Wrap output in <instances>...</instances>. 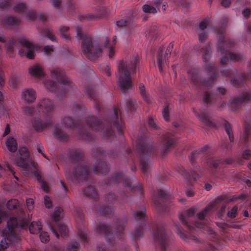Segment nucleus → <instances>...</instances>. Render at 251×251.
<instances>
[{
  "mask_svg": "<svg viewBox=\"0 0 251 251\" xmlns=\"http://www.w3.org/2000/svg\"><path fill=\"white\" fill-rule=\"evenodd\" d=\"M203 100L204 103L210 104H213L216 101L215 96L207 91L204 93Z\"/></svg>",
  "mask_w": 251,
  "mask_h": 251,
  "instance_id": "nucleus-45",
  "label": "nucleus"
},
{
  "mask_svg": "<svg viewBox=\"0 0 251 251\" xmlns=\"http://www.w3.org/2000/svg\"><path fill=\"white\" fill-rule=\"evenodd\" d=\"M92 209L94 211H99L100 213L103 216H108L111 213V208L107 206H101L98 207L95 204L93 206Z\"/></svg>",
  "mask_w": 251,
  "mask_h": 251,
  "instance_id": "nucleus-43",
  "label": "nucleus"
},
{
  "mask_svg": "<svg viewBox=\"0 0 251 251\" xmlns=\"http://www.w3.org/2000/svg\"><path fill=\"white\" fill-rule=\"evenodd\" d=\"M8 213L2 209H0V224L1 223L2 220H5L8 217Z\"/></svg>",
  "mask_w": 251,
  "mask_h": 251,
  "instance_id": "nucleus-63",
  "label": "nucleus"
},
{
  "mask_svg": "<svg viewBox=\"0 0 251 251\" xmlns=\"http://www.w3.org/2000/svg\"><path fill=\"white\" fill-rule=\"evenodd\" d=\"M50 76L56 81L50 79L44 81V85L49 91L54 93L57 95L64 96L71 90L74 89V86L62 68H56L51 70Z\"/></svg>",
  "mask_w": 251,
  "mask_h": 251,
  "instance_id": "nucleus-6",
  "label": "nucleus"
},
{
  "mask_svg": "<svg viewBox=\"0 0 251 251\" xmlns=\"http://www.w3.org/2000/svg\"><path fill=\"white\" fill-rule=\"evenodd\" d=\"M171 197L168 193L160 190L157 192V196L153 198V202L157 211L160 213H165L170 208Z\"/></svg>",
  "mask_w": 251,
  "mask_h": 251,
  "instance_id": "nucleus-19",
  "label": "nucleus"
},
{
  "mask_svg": "<svg viewBox=\"0 0 251 251\" xmlns=\"http://www.w3.org/2000/svg\"><path fill=\"white\" fill-rule=\"evenodd\" d=\"M163 118L165 121L169 120V105L166 104L162 111Z\"/></svg>",
  "mask_w": 251,
  "mask_h": 251,
  "instance_id": "nucleus-57",
  "label": "nucleus"
},
{
  "mask_svg": "<svg viewBox=\"0 0 251 251\" xmlns=\"http://www.w3.org/2000/svg\"><path fill=\"white\" fill-rule=\"evenodd\" d=\"M104 15V11L102 9L100 12H98L97 14H88L86 16L79 15L78 18L80 21H83L85 19L88 20H93L100 19L102 18Z\"/></svg>",
  "mask_w": 251,
  "mask_h": 251,
  "instance_id": "nucleus-39",
  "label": "nucleus"
},
{
  "mask_svg": "<svg viewBox=\"0 0 251 251\" xmlns=\"http://www.w3.org/2000/svg\"><path fill=\"white\" fill-rule=\"evenodd\" d=\"M163 0H155L153 4L155 6V7L146 4L142 6V10L145 13L154 14L157 11V9H159V7L162 4V8L163 10L166 9V4L163 3Z\"/></svg>",
  "mask_w": 251,
  "mask_h": 251,
  "instance_id": "nucleus-31",
  "label": "nucleus"
},
{
  "mask_svg": "<svg viewBox=\"0 0 251 251\" xmlns=\"http://www.w3.org/2000/svg\"><path fill=\"white\" fill-rule=\"evenodd\" d=\"M136 147L141 170L147 176L151 167V159L157 156L158 150L153 146L152 139L146 135L137 139Z\"/></svg>",
  "mask_w": 251,
  "mask_h": 251,
  "instance_id": "nucleus-5",
  "label": "nucleus"
},
{
  "mask_svg": "<svg viewBox=\"0 0 251 251\" xmlns=\"http://www.w3.org/2000/svg\"><path fill=\"white\" fill-rule=\"evenodd\" d=\"M76 31L78 38L82 40L81 49L83 54L88 59L92 61L96 60L100 56L103 47L108 49L109 57L110 58L113 57L115 52L114 45L117 41L116 36L113 37L112 43H111L108 39H106L103 47L98 42L92 41L90 35L85 34L82 32L81 27L77 26Z\"/></svg>",
  "mask_w": 251,
  "mask_h": 251,
  "instance_id": "nucleus-4",
  "label": "nucleus"
},
{
  "mask_svg": "<svg viewBox=\"0 0 251 251\" xmlns=\"http://www.w3.org/2000/svg\"><path fill=\"white\" fill-rule=\"evenodd\" d=\"M161 141L163 144L161 155L164 156L176 146L177 143V137L172 131H170L163 134L161 136Z\"/></svg>",
  "mask_w": 251,
  "mask_h": 251,
  "instance_id": "nucleus-20",
  "label": "nucleus"
},
{
  "mask_svg": "<svg viewBox=\"0 0 251 251\" xmlns=\"http://www.w3.org/2000/svg\"><path fill=\"white\" fill-rule=\"evenodd\" d=\"M210 147L206 145L200 150L193 151L189 159L192 165L195 167V163L197 159L202 158H206L207 163L211 169L212 174L218 176L216 174L215 170L219 168L220 165L231 164L233 163V160L231 158H227L225 160L219 157H208L209 155Z\"/></svg>",
  "mask_w": 251,
  "mask_h": 251,
  "instance_id": "nucleus-12",
  "label": "nucleus"
},
{
  "mask_svg": "<svg viewBox=\"0 0 251 251\" xmlns=\"http://www.w3.org/2000/svg\"><path fill=\"white\" fill-rule=\"evenodd\" d=\"M133 217L139 225L135 227L134 232L131 234L132 238L135 241L139 240L143 235L144 228L146 222V210L144 206L133 213Z\"/></svg>",
  "mask_w": 251,
  "mask_h": 251,
  "instance_id": "nucleus-18",
  "label": "nucleus"
},
{
  "mask_svg": "<svg viewBox=\"0 0 251 251\" xmlns=\"http://www.w3.org/2000/svg\"><path fill=\"white\" fill-rule=\"evenodd\" d=\"M79 244L76 241H73L68 246L67 251H78L79 249Z\"/></svg>",
  "mask_w": 251,
  "mask_h": 251,
  "instance_id": "nucleus-52",
  "label": "nucleus"
},
{
  "mask_svg": "<svg viewBox=\"0 0 251 251\" xmlns=\"http://www.w3.org/2000/svg\"><path fill=\"white\" fill-rule=\"evenodd\" d=\"M121 182L126 191H129L130 192L138 191L141 196H143L144 192L143 187L140 183L136 186H132L130 179L126 177L123 172H118L115 173L113 176L109 177L106 181L105 184L111 185L113 184H116Z\"/></svg>",
  "mask_w": 251,
  "mask_h": 251,
  "instance_id": "nucleus-17",
  "label": "nucleus"
},
{
  "mask_svg": "<svg viewBox=\"0 0 251 251\" xmlns=\"http://www.w3.org/2000/svg\"><path fill=\"white\" fill-rule=\"evenodd\" d=\"M173 48V44L171 43L168 45L166 50L163 47H160L157 53V63L160 72L163 73V68L165 65L169 64L168 57Z\"/></svg>",
  "mask_w": 251,
  "mask_h": 251,
  "instance_id": "nucleus-21",
  "label": "nucleus"
},
{
  "mask_svg": "<svg viewBox=\"0 0 251 251\" xmlns=\"http://www.w3.org/2000/svg\"><path fill=\"white\" fill-rule=\"evenodd\" d=\"M225 23L219 27L215 29V33L219 35L217 50L222 55L220 58V64L225 65L228 61L229 58L230 60L238 61L242 60L243 55L241 54L233 53L230 52L232 49L234 42L229 38H226L224 36L225 31V23L227 22L226 18H225Z\"/></svg>",
  "mask_w": 251,
  "mask_h": 251,
  "instance_id": "nucleus-7",
  "label": "nucleus"
},
{
  "mask_svg": "<svg viewBox=\"0 0 251 251\" xmlns=\"http://www.w3.org/2000/svg\"><path fill=\"white\" fill-rule=\"evenodd\" d=\"M21 98L25 103L28 104L33 103L36 99V91L32 88H25L22 92Z\"/></svg>",
  "mask_w": 251,
  "mask_h": 251,
  "instance_id": "nucleus-30",
  "label": "nucleus"
},
{
  "mask_svg": "<svg viewBox=\"0 0 251 251\" xmlns=\"http://www.w3.org/2000/svg\"><path fill=\"white\" fill-rule=\"evenodd\" d=\"M223 124L225 128L226 133L228 136L230 141L231 142H233L234 141V136L232 133V129L230 124L226 120H224Z\"/></svg>",
  "mask_w": 251,
  "mask_h": 251,
  "instance_id": "nucleus-46",
  "label": "nucleus"
},
{
  "mask_svg": "<svg viewBox=\"0 0 251 251\" xmlns=\"http://www.w3.org/2000/svg\"><path fill=\"white\" fill-rule=\"evenodd\" d=\"M39 112L43 115L44 120L40 118L32 120V126L37 131H42L52 125L53 111L54 108V101L48 98L41 99L36 106Z\"/></svg>",
  "mask_w": 251,
  "mask_h": 251,
  "instance_id": "nucleus-9",
  "label": "nucleus"
},
{
  "mask_svg": "<svg viewBox=\"0 0 251 251\" xmlns=\"http://www.w3.org/2000/svg\"><path fill=\"white\" fill-rule=\"evenodd\" d=\"M251 100V92L247 91L242 95L234 97L230 102V106L234 110L239 109L245 102Z\"/></svg>",
  "mask_w": 251,
  "mask_h": 251,
  "instance_id": "nucleus-26",
  "label": "nucleus"
},
{
  "mask_svg": "<svg viewBox=\"0 0 251 251\" xmlns=\"http://www.w3.org/2000/svg\"><path fill=\"white\" fill-rule=\"evenodd\" d=\"M116 25L119 27H125L127 33L131 34L135 27V23L133 16H130L117 21Z\"/></svg>",
  "mask_w": 251,
  "mask_h": 251,
  "instance_id": "nucleus-28",
  "label": "nucleus"
},
{
  "mask_svg": "<svg viewBox=\"0 0 251 251\" xmlns=\"http://www.w3.org/2000/svg\"><path fill=\"white\" fill-rule=\"evenodd\" d=\"M28 72L31 76L37 78H40L45 75L42 66L39 64H35L30 67Z\"/></svg>",
  "mask_w": 251,
  "mask_h": 251,
  "instance_id": "nucleus-34",
  "label": "nucleus"
},
{
  "mask_svg": "<svg viewBox=\"0 0 251 251\" xmlns=\"http://www.w3.org/2000/svg\"><path fill=\"white\" fill-rule=\"evenodd\" d=\"M251 133V125L248 122H246L243 126V135L241 137V140L245 142V144L248 142L249 137Z\"/></svg>",
  "mask_w": 251,
  "mask_h": 251,
  "instance_id": "nucleus-41",
  "label": "nucleus"
},
{
  "mask_svg": "<svg viewBox=\"0 0 251 251\" xmlns=\"http://www.w3.org/2000/svg\"><path fill=\"white\" fill-rule=\"evenodd\" d=\"M59 30L62 38L66 40L70 39L69 27L68 26H61L59 28Z\"/></svg>",
  "mask_w": 251,
  "mask_h": 251,
  "instance_id": "nucleus-49",
  "label": "nucleus"
},
{
  "mask_svg": "<svg viewBox=\"0 0 251 251\" xmlns=\"http://www.w3.org/2000/svg\"><path fill=\"white\" fill-rule=\"evenodd\" d=\"M23 113L25 115H32L35 112V108L30 106H25L23 109Z\"/></svg>",
  "mask_w": 251,
  "mask_h": 251,
  "instance_id": "nucleus-55",
  "label": "nucleus"
},
{
  "mask_svg": "<svg viewBox=\"0 0 251 251\" xmlns=\"http://www.w3.org/2000/svg\"><path fill=\"white\" fill-rule=\"evenodd\" d=\"M19 42L22 47H25L28 49L25 54L26 57L30 59H33L34 52L37 50V47L24 37L21 38Z\"/></svg>",
  "mask_w": 251,
  "mask_h": 251,
  "instance_id": "nucleus-29",
  "label": "nucleus"
},
{
  "mask_svg": "<svg viewBox=\"0 0 251 251\" xmlns=\"http://www.w3.org/2000/svg\"><path fill=\"white\" fill-rule=\"evenodd\" d=\"M84 194L92 199L97 200L98 198V193L93 186L89 185L83 189Z\"/></svg>",
  "mask_w": 251,
  "mask_h": 251,
  "instance_id": "nucleus-40",
  "label": "nucleus"
},
{
  "mask_svg": "<svg viewBox=\"0 0 251 251\" xmlns=\"http://www.w3.org/2000/svg\"><path fill=\"white\" fill-rule=\"evenodd\" d=\"M5 144L9 151L12 153L16 152L18 148V142L15 138L12 136L7 137Z\"/></svg>",
  "mask_w": 251,
  "mask_h": 251,
  "instance_id": "nucleus-36",
  "label": "nucleus"
},
{
  "mask_svg": "<svg viewBox=\"0 0 251 251\" xmlns=\"http://www.w3.org/2000/svg\"><path fill=\"white\" fill-rule=\"evenodd\" d=\"M176 170L187 181L189 185H192L193 183L196 181L200 176L199 173L200 172L199 168H197L196 167V170H192L190 173L187 172L181 165L177 166Z\"/></svg>",
  "mask_w": 251,
  "mask_h": 251,
  "instance_id": "nucleus-23",
  "label": "nucleus"
},
{
  "mask_svg": "<svg viewBox=\"0 0 251 251\" xmlns=\"http://www.w3.org/2000/svg\"><path fill=\"white\" fill-rule=\"evenodd\" d=\"M222 75L227 78H231L232 76H234L237 74V70L236 69L231 70H225L222 69L220 71Z\"/></svg>",
  "mask_w": 251,
  "mask_h": 251,
  "instance_id": "nucleus-48",
  "label": "nucleus"
},
{
  "mask_svg": "<svg viewBox=\"0 0 251 251\" xmlns=\"http://www.w3.org/2000/svg\"><path fill=\"white\" fill-rule=\"evenodd\" d=\"M127 218L124 217L116 219L114 227V233L112 232L113 228L104 223H100L96 228V232L100 234H103L107 242L110 245H114L116 243L117 241L122 240L123 236L125 226L127 224Z\"/></svg>",
  "mask_w": 251,
  "mask_h": 251,
  "instance_id": "nucleus-11",
  "label": "nucleus"
},
{
  "mask_svg": "<svg viewBox=\"0 0 251 251\" xmlns=\"http://www.w3.org/2000/svg\"><path fill=\"white\" fill-rule=\"evenodd\" d=\"M6 169L10 172L14 176V177L15 179H16L17 180H19V178L15 175V172L14 167L9 164H7L6 165Z\"/></svg>",
  "mask_w": 251,
  "mask_h": 251,
  "instance_id": "nucleus-62",
  "label": "nucleus"
},
{
  "mask_svg": "<svg viewBox=\"0 0 251 251\" xmlns=\"http://www.w3.org/2000/svg\"><path fill=\"white\" fill-rule=\"evenodd\" d=\"M195 48L196 50H200L202 53V59L204 63L203 68L207 75L206 77L202 76L199 69H189L188 71V74L190 83L198 89L201 87L210 89L216 83L219 76L215 63L209 62L211 53L210 45H207L201 49L198 45L196 46Z\"/></svg>",
  "mask_w": 251,
  "mask_h": 251,
  "instance_id": "nucleus-3",
  "label": "nucleus"
},
{
  "mask_svg": "<svg viewBox=\"0 0 251 251\" xmlns=\"http://www.w3.org/2000/svg\"><path fill=\"white\" fill-rule=\"evenodd\" d=\"M150 226L155 243L159 245L161 251H166L172 245V241L167 235L165 224L162 222L158 224L153 223Z\"/></svg>",
  "mask_w": 251,
  "mask_h": 251,
  "instance_id": "nucleus-14",
  "label": "nucleus"
},
{
  "mask_svg": "<svg viewBox=\"0 0 251 251\" xmlns=\"http://www.w3.org/2000/svg\"><path fill=\"white\" fill-rule=\"evenodd\" d=\"M118 155L116 150L106 151L101 148H98L95 151L96 158L99 157L93 167V172L96 174L106 175L109 171V167L107 162L103 160V158L108 156L110 158H116Z\"/></svg>",
  "mask_w": 251,
  "mask_h": 251,
  "instance_id": "nucleus-15",
  "label": "nucleus"
},
{
  "mask_svg": "<svg viewBox=\"0 0 251 251\" xmlns=\"http://www.w3.org/2000/svg\"><path fill=\"white\" fill-rule=\"evenodd\" d=\"M195 115L206 126L210 127H215L216 126L215 123L211 120L210 117L204 111L200 110L197 111L195 109L193 110Z\"/></svg>",
  "mask_w": 251,
  "mask_h": 251,
  "instance_id": "nucleus-33",
  "label": "nucleus"
},
{
  "mask_svg": "<svg viewBox=\"0 0 251 251\" xmlns=\"http://www.w3.org/2000/svg\"><path fill=\"white\" fill-rule=\"evenodd\" d=\"M21 151L25 152V154L22 155L21 153V151H20L21 156L15 161L16 164L18 166L24 170H28L31 165L32 163L29 158V155L27 152V149L25 148H24L21 149Z\"/></svg>",
  "mask_w": 251,
  "mask_h": 251,
  "instance_id": "nucleus-27",
  "label": "nucleus"
},
{
  "mask_svg": "<svg viewBox=\"0 0 251 251\" xmlns=\"http://www.w3.org/2000/svg\"><path fill=\"white\" fill-rule=\"evenodd\" d=\"M148 125L152 130H157L159 127L157 124L156 121L152 117H150L148 120Z\"/></svg>",
  "mask_w": 251,
  "mask_h": 251,
  "instance_id": "nucleus-53",
  "label": "nucleus"
},
{
  "mask_svg": "<svg viewBox=\"0 0 251 251\" xmlns=\"http://www.w3.org/2000/svg\"><path fill=\"white\" fill-rule=\"evenodd\" d=\"M42 225L40 221H34L29 226V230L32 234H37L41 231Z\"/></svg>",
  "mask_w": 251,
  "mask_h": 251,
  "instance_id": "nucleus-42",
  "label": "nucleus"
},
{
  "mask_svg": "<svg viewBox=\"0 0 251 251\" xmlns=\"http://www.w3.org/2000/svg\"><path fill=\"white\" fill-rule=\"evenodd\" d=\"M12 0H0V8L3 9H8L11 6Z\"/></svg>",
  "mask_w": 251,
  "mask_h": 251,
  "instance_id": "nucleus-54",
  "label": "nucleus"
},
{
  "mask_svg": "<svg viewBox=\"0 0 251 251\" xmlns=\"http://www.w3.org/2000/svg\"><path fill=\"white\" fill-rule=\"evenodd\" d=\"M140 58L134 55L128 62L121 61L118 65L119 77L118 83L121 90L125 92L132 86L131 75L136 73Z\"/></svg>",
  "mask_w": 251,
  "mask_h": 251,
  "instance_id": "nucleus-10",
  "label": "nucleus"
},
{
  "mask_svg": "<svg viewBox=\"0 0 251 251\" xmlns=\"http://www.w3.org/2000/svg\"><path fill=\"white\" fill-rule=\"evenodd\" d=\"M207 38V35L205 32H202L199 35V40L200 42H204Z\"/></svg>",
  "mask_w": 251,
  "mask_h": 251,
  "instance_id": "nucleus-64",
  "label": "nucleus"
},
{
  "mask_svg": "<svg viewBox=\"0 0 251 251\" xmlns=\"http://www.w3.org/2000/svg\"><path fill=\"white\" fill-rule=\"evenodd\" d=\"M40 238L42 242L46 243L50 240L48 233L46 232L41 231L40 232Z\"/></svg>",
  "mask_w": 251,
  "mask_h": 251,
  "instance_id": "nucleus-56",
  "label": "nucleus"
},
{
  "mask_svg": "<svg viewBox=\"0 0 251 251\" xmlns=\"http://www.w3.org/2000/svg\"><path fill=\"white\" fill-rule=\"evenodd\" d=\"M63 209L59 207H55L53 214L51 215L52 221L48 223V226L53 233L58 238L59 235L65 238L68 236V230L66 225L59 223L62 217Z\"/></svg>",
  "mask_w": 251,
  "mask_h": 251,
  "instance_id": "nucleus-16",
  "label": "nucleus"
},
{
  "mask_svg": "<svg viewBox=\"0 0 251 251\" xmlns=\"http://www.w3.org/2000/svg\"><path fill=\"white\" fill-rule=\"evenodd\" d=\"M68 156L74 163H78L75 167L73 173L66 172V176L68 180L72 181L88 180L91 177L90 167L83 161V153L80 149H72L69 151Z\"/></svg>",
  "mask_w": 251,
  "mask_h": 251,
  "instance_id": "nucleus-8",
  "label": "nucleus"
},
{
  "mask_svg": "<svg viewBox=\"0 0 251 251\" xmlns=\"http://www.w3.org/2000/svg\"><path fill=\"white\" fill-rule=\"evenodd\" d=\"M84 91L89 98L95 102V109L99 112L102 110L103 115L100 119L93 115L89 116L84 123L80 120H74L70 116H65L61 119L62 125L66 128L76 130L78 138L86 141L93 140L94 136L86 129L84 123L90 129L100 132L105 139L113 140L116 138L115 128H116L119 135L123 136V130L125 126L121 118H119V114H121V106H114L112 111L104 110L98 99L96 87L92 83L86 84Z\"/></svg>",
  "mask_w": 251,
  "mask_h": 251,
  "instance_id": "nucleus-1",
  "label": "nucleus"
},
{
  "mask_svg": "<svg viewBox=\"0 0 251 251\" xmlns=\"http://www.w3.org/2000/svg\"><path fill=\"white\" fill-rule=\"evenodd\" d=\"M0 42L5 43V48L9 52H12L16 46V41L14 38L7 41L3 36L0 35Z\"/></svg>",
  "mask_w": 251,
  "mask_h": 251,
  "instance_id": "nucleus-38",
  "label": "nucleus"
},
{
  "mask_svg": "<svg viewBox=\"0 0 251 251\" xmlns=\"http://www.w3.org/2000/svg\"><path fill=\"white\" fill-rule=\"evenodd\" d=\"M126 108L128 111L133 112L136 110V103L132 99H129L126 101Z\"/></svg>",
  "mask_w": 251,
  "mask_h": 251,
  "instance_id": "nucleus-51",
  "label": "nucleus"
},
{
  "mask_svg": "<svg viewBox=\"0 0 251 251\" xmlns=\"http://www.w3.org/2000/svg\"><path fill=\"white\" fill-rule=\"evenodd\" d=\"M7 229L3 231L5 237L0 242V248L2 250L7 249L12 244L11 238H13L18 240L15 231V228L19 226L22 228H25L28 226V222L26 219H23L19 222L16 217H11L7 221Z\"/></svg>",
  "mask_w": 251,
  "mask_h": 251,
  "instance_id": "nucleus-13",
  "label": "nucleus"
},
{
  "mask_svg": "<svg viewBox=\"0 0 251 251\" xmlns=\"http://www.w3.org/2000/svg\"><path fill=\"white\" fill-rule=\"evenodd\" d=\"M76 216L77 217L76 226L78 230V234L81 242L85 244L88 243V230L83 223L84 215L81 209H78L76 211Z\"/></svg>",
  "mask_w": 251,
  "mask_h": 251,
  "instance_id": "nucleus-22",
  "label": "nucleus"
},
{
  "mask_svg": "<svg viewBox=\"0 0 251 251\" xmlns=\"http://www.w3.org/2000/svg\"><path fill=\"white\" fill-rule=\"evenodd\" d=\"M242 157L243 159L249 160L251 157V151L249 149H247L242 153Z\"/></svg>",
  "mask_w": 251,
  "mask_h": 251,
  "instance_id": "nucleus-61",
  "label": "nucleus"
},
{
  "mask_svg": "<svg viewBox=\"0 0 251 251\" xmlns=\"http://www.w3.org/2000/svg\"><path fill=\"white\" fill-rule=\"evenodd\" d=\"M210 22L209 18H205L203 21H202L199 25V27L201 30H203L205 29L209 24Z\"/></svg>",
  "mask_w": 251,
  "mask_h": 251,
  "instance_id": "nucleus-59",
  "label": "nucleus"
},
{
  "mask_svg": "<svg viewBox=\"0 0 251 251\" xmlns=\"http://www.w3.org/2000/svg\"><path fill=\"white\" fill-rule=\"evenodd\" d=\"M119 196H116L114 193H111L105 196V201L109 204L112 203H123L127 202L129 200V193H126L125 191L119 194Z\"/></svg>",
  "mask_w": 251,
  "mask_h": 251,
  "instance_id": "nucleus-24",
  "label": "nucleus"
},
{
  "mask_svg": "<svg viewBox=\"0 0 251 251\" xmlns=\"http://www.w3.org/2000/svg\"><path fill=\"white\" fill-rule=\"evenodd\" d=\"M13 10L22 15H26L30 20H34L37 18V14L35 10H30L27 11V7L25 3H19L14 7Z\"/></svg>",
  "mask_w": 251,
  "mask_h": 251,
  "instance_id": "nucleus-25",
  "label": "nucleus"
},
{
  "mask_svg": "<svg viewBox=\"0 0 251 251\" xmlns=\"http://www.w3.org/2000/svg\"><path fill=\"white\" fill-rule=\"evenodd\" d=\"M238 210V207L236 205H234L231 210L227 213V216L232 219L236 217Z\"/></svg>",
  "mask_w": 251,
  "mask_h": 251,
  "instance_id": "nucleus-58",
  "label": "nucleus"
},
{
  "mask_svg": "<svg viewBox=\"0 0 251 251\" xmlns=\"http://www.w3.org/2000/svg\"><path fill=\"white\" fill-rule=\"evenodd\" d=\"M42 34L44 36L47 37L52 41H55L56 40V37L53 34L52 30L50 27L45 28L43 30Z\"/></svg>",
  "mask_w": 251,
  "mask_h": 251,
  "instance_id": "nucleus-47",
  "label": "nucleus"
},
{
  "mask_svg": "<svg viewBox=\"0 0 251 251\" xmlns=\"http://www.w3.org/2000/svg\"><path fill=\"white\" fill-rule=\"evenodd\" d=\"M213 206L211 204L207 205L201 211L198 213L197 218L200 221L191 222V219L194 218L195 213V209L191 207L187 210L184 214L179 215V218L183 225H184L189 230L190 232L185 231L178 224L174 223L176 232L178 235L183 240L187 242L193 241L195 243L199 242L198 238L193 234V230L196 228H205L208 234L211 236L213 240L218 239V235L211 227L207 226L205 224L202 222L208 213L213 209Z\"/></svg>",
  "mask_w": 251,
  "mask_h": 251,
  "instance_id": "nucleus-2",
  "label": "nucleus"
},
{
  "mask_svg": "<svg viewBox=\"0 0 251 251\" xmlns=\"http://www.w3.org/2000/svg\"><path fill=\"white\" fill-rule=\"evenodd\" d=\"M18 206L19 202L16 199H11L8 201L6 203V207L9 210L16 209Z\"/></svg>",
  "mask_w": 251,
  "mask_h": 251,
  "instance_id": "nucleus-50",
  "label": "nucleus"
},
{
  "mask_svg": "<svg viewBox=\"0 0 251 251\" xmlns=\"http://www.w3.org/2000/svg\"><path fill=\"white\" fill-rule=\"evenodd\" d=\"M247 80L251 81V73L248 75L242 73L241 76H236L231 80V83L234 87L241 88L244 86Z\"/></svg>",
  "mask_w": 251,
  "mask_h": 251,
  "instance_id": "nucleus-32",
  "label": "nucleus"
},
{
  "mask_svg": "<svg viewBox=\"0 0 251 251\" xmlns=\"http://www.w3.org/2000/svg\"><path fill=\"white\" fill-rule=\"evenodd\" d=\"M53 135L55 138L60 141H67L69 139V135L57 125H55L54 126Z\"/></svg>",
  "mask_w": 251,
  "mask_h": 251,
  "instance_id": "nucleus-37",
  "label": "nucleus"
},
{
  "mask_svg": "<svg viewBox=\"0 0 251 251\" xmlns=\"http://www.w3.org/2000/svg\"><path fill=\"white\" fill-rule=\"evenodd\" d=\"M1 24L5 26L13 28L18 26L20 24V21L15 17L7 16L1 20Z\"/></svg>",
  "mask_w": 251,
  "mask_h": 251,
  "instance_id": "nucleus-35",
  "label": "nucleus"
},
{
  "mask_svg": "<svg viewBox=\"0 0 251 251\" xmlns=\"http://www.w3.org/2000/svg\"><path fill=\"white\" fill-rule=\"evenodd\" d=\"M139 92L144 100L148 103L151 102V100L150 95L146 92L144 84H140L139 87Z\"/></svg>",
  "mask_w": 251,
  "mask_h": 251,
  "instance_id": "nucleus-44",
  "label": "nucleus"
},
{
  "mask_svg": "<svg viewBox=\"0 0 251 251\" xmlns=\"http://www.w3.org/2000/svg\"><path fill=\"white\" fill-rule=\"evenodd\" d=\"M44 204L48 208H50L52 207V202L50 198L48 196L44 197Z\"/></svg>",
  "mask_w": 251,
  "mask_h": 251,
  "instance_id": "nucleus-60",
  "label": "nucleus"
}]
</instances>
